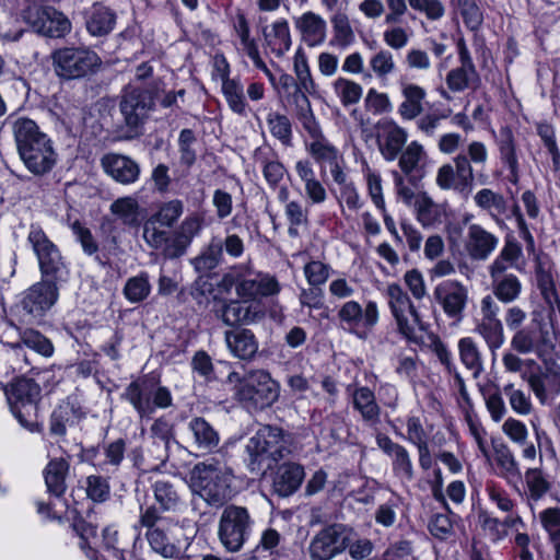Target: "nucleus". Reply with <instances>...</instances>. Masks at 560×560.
I'll use <instances>...</instances> for the list:
<instances>
[{"label":"nucleus","instance_id":"54","mask_svg":"<svg viewBox=\"0 0 560 560\" xmlns=\"http://www.w3.org/2000/svg\"><path fill=\"white\" fill-rule=\"evenodd\" d=\"M160 222L150 217L143 224V240L153 249H162L166 256V249L171 246L170 232L161 229Z\"/></svg>","mask_w":560,"mask_h":560},{"label":"nucleus","instance_id":"64","mask_svg":"<svg viewBox=\"0 0 560 560\" xmlns=\"http://www.w3.org/2000/svg\"><path fill=\"white\" fill-rule=\"evenodd\" d=\"M184 212V203L182 200L173 199L163 202L158 211L151 217L160 222L161 226L172 228Z\"/></svg>","mask_w":560,"mask_h":560},{"label":"nucleus","instance_id":"4","mask_svg":"<svg viewBox=\"0 0 560 560\" xmlns=\"http://www.w3.org/2000/svg\"><path fill=\"white\" fill-rule=\"evenodd\" d=\"M27 242L37 258L42 280L58 284L67 280L69 270L57 245L39 224H31Z\"/></svg>","mask_w":560,"mask_h":560},{"label":"nucleus","instance_id":"36","mask_svg":"<svg viewBox=\"0 0 560 560\" xmlns=\"http://www.w3.org/2000/svg\"><path fill=\"white\" fill-rule=\"evenodd\" d=\"M472 199L476 207L488 213L497 224L503 222L502 215L508 210V200L501 192L490 188H481L474 195Z\"/></svg>","mask_w":560,"mask_h":560},{"label":"nucleus","instance_id":"38","mask_svg":"<svg viewBox=\"0 0 560 560\" xmlns=\"http://www.w3.org/2000/svg\"><path fill=\"white\" fill-rule=\"evenodd\" d=\"M493 459L498 468V475L508 482L518 480L522 477L520 463L505 443H499L493 446Z\"/></svg>","mask_w":560,"mask_h":560},{"label":"nucleus","instance_id":"7","mask_svg":"<svg viewBox=\"0 0 560 560\" xmlns=\"http://www.w3.org/2000/svg\"><path fill=\"white\" fill-rule=\"evenodd\" d=\"M254 520L245 506L229 504L220 515L218 537L230 552L242 549L253 530Z\"/></svg>","mask_w":560,"mask_h":560},{"label":"nucleus","instance_id":"62","mask_svg":"<svg viewBox=\"0 0 560 560\" xmlns=\"http://www.w3.org/2000/svg\"><path fill=\"white\" fill-rule=\"evenodd\" d=\"M155 501L164 511H176L180 499L174 486L165 480H158L153 485Z\"/></svg>","mask_w":560,"mask_h":560},{"label":"nucleus","instance_id":"45","mask_svg":"<svg viewBox=\"0 0 560 560\" xmlns=\"http://www.w3.org/2000/svg\"><path fill=\"white\" fill-rule=\"evenodd\" d=\"M110 213L125 225L136 228L140 225V206L133 197H121L112 202Z\"/></svg>","mask_w":560,"mask_h":560},{"label":"nucleus","instance_id":"32","mask_svg":"<svg viewBox=\"0 0 560 560\" xmlns=\"http://www.w3.org/2000/svg\"><path fill=\"white\" fill-rule=\"evenodd\" d=\"M115 25L116 13L101 3H94L85 13V27L92 36H106L112 33Z\"/></svg>","mask_w":560,"mask_h":560},{"label":"nucleus","instance_id":"8","mask_svg":"<svg viewBox=\"0 0 560 560\" xmlns=\"http://www.w3.org/2000/svg\"><path fill=\"white\" fill-rule=\"evenodd\" d=\"M222 282L224 285H235L236 294L246 301L275 295L280 291L275 277L255 272L245 266L232 268L223 276Z\"/></svg>","mask_w":560,"mask_h":560},{"label":"nucleus","instance_id":"5","mask_svg":"<svg viewBox=\"0 0 560 560\" xmlns=\"http://www.w3.org/2000/svg\"><path fill=\"white\" fill-rule=\"evenodd\" d=\"M280 395V385L268 372L252 370L235 389V399L249 410H262L273 405Z\"/></svg>","mask_w":560,"mask_h":560},{"label":"nucleus","instance_id":"57","mask_svg":"<svg viewBox=\"0 0 560 560\" xmlns=\"http://www.w3.org/2000/svg\"><path fill=\"white\" fill-rule=\"evenodd\" d=\"M386 298L393 317L417 308L408 293L398 283L387 285Z\"/></svg>","mask_w":560,"mask_h":560},{"label":"nucleus","instance_id":"33","mask_svg":"<svg viewBox=\"0 0 560 560\" xmlns=\"http://www.w3.org/2000/svg\"><path fill=\"white\" fill-rule=\"evenodd\" d=\"M501 162L508 166L510 183L516 185L520 180V164L516 155V145L512 130L503 127L495 138Z\"/></svg>","mask_w":560,"mask_h":560},{"label":"nucleus","instance_id":"28","mask_svg":"<svg viewBox=\"0 0 560 560\" xmlns=\"http://www.w3.org/2000/svg\"><path fill=\"white\" fill-rule=\"evenodd\" d=\"M266 47L276 57H282L292 47V35L287 19L278 18L262 28Z\"/></svg>","mask_w":560,"mask_h":560},{"label":"nucleus","instance_id":"50","mask_svg":"<svg viewBox=\"0 0 560 560\" xmlns=\"http://www.w3.org/2000/svg\"><path fill=\"white\" fill-rule=\"evenodd\" d=\"M219 316L225 325L235 326L254 322L255 312L245 303L230 301L222 306Z\"/></svg>","mask_w":560,"mask_h":560},{"label":"nucleus","instance_id":"60","mask_svg":"<svg viewBox=\"0 0 560 560\" xmlns=\"http://www.w3.org/2000/svg\"><path fill=\"white\" fill-rule=\"evenodd\" d=\"M524 478L528 495L533 501L540 500L550 490V483L540 467L528 468L524 474Z\"/></svg>","mask_w":560,"mask_h":560},{"label":"nucleus","instance_id":"1","mask_svg":"<svg viewBox=\"0 0 560 560\" xmlns=\"http://www.w3.org/2000/svg\"><path fill=\"white\" fill-rule=\"evenodd\" d=\"M139 524L145 527V537L152 550L166 559L183 557L189 538L178 523L162 517L154 505L141 508Z\"/></svg>","mask_w":560,"mask_h":560},{"label":"nucleus","instance_id":"58","mask_svg":"<svg viewBox=\"0 0 560 560\" xmlns=\"http://www.w3.org/2000/svg\"><path fill=\"white\" fill-rule=\"evenodd\" d=\"M332 90L343 106L358 104L363 94V88L347 78H337L332 82Z\"/></svg>","mask_w":560,"mask_h":560},{"label":"nucleus","instance_id":"56","mask_svg":"<svg viewBox=\"0 0 560 560\" xmlns=\"http://www.w3.org/2000/svg\"><path fill=\"white\" fill-rule=\"evenodd\" d=\"M266 122L272 137L278 139L282 145H292V125L288 116L278 112H270Z\"/></svg>","mask_w":560,"mask_h":560},{"label":"nucleus","instance_id":"12","mask_svg":"<svg viewBox=\"0 0 560 560\" xmlns=\"http://www.w3.org/2000/svg\"><path fill=\"white\" fill-rule=\"evenodd\" d=\"M341 326L359 338H364L380 319L377 303L368 301L364 307L357 301L345 302L337 312Z\"/></svg>","mask_w":560,"mask_h":560},{"label":"nucleus","instance_id":"21","mask_svg":"<svg viewBox=\"0 0 560 560\" xmlns=\"http://www.w3.org/2000/svg\"><path fill=\"white\" fill-rule=\"evenodd\" d=\"M499 245V237L478 223L468 226L464 249L471 260H487Z\"/></svg>","mask_w":560,"mask_h":560},{"label":"nucleus","instance_id":"25","mask_svg":"<svg viewBox=\"0 0 560 560\" xmlns=\"http://www.w3.org/2000/svg\"><path fill=\"white\" fill-rule=\"evenodd\" d=\"M104 172L117 183L129 185L140 176V166L131 158L118 153H107L101 159Z\"/></svg>","mask_w":560,"mask_h":560},{"label":"nucleus","instance_id":"15","mask_svg":"<svg viewBox=\"0 0 560 560\" xmlns=\"http://www.w3.org/2000/svg\"><path fill=\"white\" fill-rule=\"evenodd\" d=\"M58 298V284L40 280L25 291L21 304L31 320H37L56 304Z\"/></svg>","mask_w":560,"mask_h":560},{"label":"nucleus","instance_id":"59","mask_svg":"<svg viewBox=\"0 0 560 560\" xmlns=\"http://www.w3.org/2000/svg\"><path fill=\"white\" fill-rule=\"evenodd\" d=\"M334 32V42L340 48H347L354 42V32L349 18L343 12H337L330 19Z\"/></svg>","mask_w":560,"mask_h":560},{"label":"nucleus","instance_id":"17","mask_svg":"<svg viewBox=\"0 0 560 560\" xmlns=\"http://www.w3.org/2000/svg\"><path fill=\"white\" fill-rule=\"evenodd\" d=\"M348 537L340 525L319 530L311 540L308 552L312 560H330L347 549Z\"/></svg>","mask_w":560,"mask_h":560},{"label":"nucleus","instance_id":"27","mask_svg":"<svg viewBox=\"0 0 560 560\" xmlns=\"http://www.w3.org/2000/svg\"><path fill=\"white\" fill-rule=\"evenodd\" d=\"M188 431L192 436V447L200 455L217 452L220 445L218 430L202 417H195L188 422Z\"/></svg>","mask_w":560,"mask_h":560},{"label":"nucleus","instance_id":"43","mask_svg":"<svg viewBox=\"0 0 560 560\" xmlns=\"http://www.w3.org/2000/svg\"><path fill=\"white\" fill-rule=\"evenodd\" d=\"M221 89L230 109L240 116H246L247 103L241 81L238 79H231L224 73L222 74Z\"/></svg>","mask_w":560,"mask_h":560},{"label":"nucleus","instance_id":"9","mask_svg":"<svg viewBox=\"0 0 560 560\" xmlns=\"http://www.w3.org/2000/svg\"><path fill=\"white\" fill-rule=\"evenodd\" d=\"M150 394H155V405L161 409L168 408L173 404L170 389L148 376L138 377L128 384L122 393V398L135 408L141 418H144L153 413Z\"/></svg>","mask_w":560,"mask_h":560},{"label":"nucleus","instance_id":"29","mask_svg":"<svg viewBox=\"0 0 560 560\" xmlns=\"http://www.w3.org/2000/svg\"><path fill=\"white\" fill-rule=\"evenodd\" d=\"M304 467L296 463L281 464L275 474L272 488L280 497H289L293 494L304 480Z\"/></svg>","mask_w":560,"mask_h":560},{"label":"nucleus","instance_id":"44","mask_svg":"<svg viewBox=\"0 0 560 560\" xmlns=\"http://www.w3.org/2000/svg\"><path fill=\"white\" fill-rule=\"evenodd\" d=\"M491 289L494 298L504 304H511L520 299L522 282L516 275L492 278Z\"/></svg>","mask_w":560,"mask_h":560},{"label":"nucleus","instance_id":"52","mask_svg":"<svg viewBox=\"0 0 560 560\" xmlns=\"http://www.w3.org/2000/svg\"><path fill=\"white\" fill-rule=\"evenodd\" d=\"M22 345L34 350L38 354L49 358L54 354V346L51 341L34 329H25L20 334V341L12 343V349L20 350Z\"/></svg>","mask_w":560,"mask_h":560},{"label":"nucleus","instance_id":"2","mask_svg":"<svg viewBox=\"0 0 560 560\" xmlns=\"http://www.w3.org/2000/svg\"><path fill=\"white\" fill-rule=\"evenodd\" d=\"M233 471L224 463L211 458L192 469L195 491L212 506H221L232 497Z\"/></svg>","mask_w":560,"mask_h":560},{"label":"nucleus","instance_id":"26","mask_svg":"<svg viewBox=\"0 0 560 560\" xmlns=\"http://www.w3.org/2000/svg\"><path fill=\"white\" fill-rule=\"evenodd\" d=\"M353 409L359 412L364 423L376 427L381 423V406L374 392L368 386H349Z\"/></svg>","mask_w":560,"mask_h":560},{"label":"nucleus","instance_id":"3","mask_svg":"<svg viewBox=\"0 0 560 560\" xmlns=\"http://www.w3.org/2000/svg\"><path fill=\"white\" fill-rule=\"evenodd\" d=\"M247 468L253 474L271 469L287 454L283 432L280 428L264 425L245 445Z\"/></svg>","mask_w":560,"mask_h":560},{"label":"nucleus","instance_id":"31","mask_svg":"<svg viewBox=\"0 0 560 560\" xmlns=\"http://www.w3.org/2000/svg\"><path fill=\"white\" fill-rule=\"evenodd\" d=\"M523 256L522 246L515 240H506L499 255L488 266L490 279L513 275L509 270L521 269L518 261Z\"/></svg>","mask_w":560,"mask_h":560},{"label":"nucleus","instance_id":"10","mask_svg":"<svg viewBox=\"0 0 560 560\" xmlns=\"http://www.w3.org/2000/svg\"><path fill=\"white\" fill-rule=\"evenodd\" d=\"M476 176L464 153L457 154L452 163L441 165L435 175V184L442 190H452L459 195H468L472 189ZM480 185L487 184L488 176L477 175Z\"/></svg>","mask_w":560,"mask_h":560},{"label":"nucleus","instance_id":"49","mask_svg":"<svg viewBox=\"0 0 560 560\" xmlns=\"http://www.w3.org/2000/svg\"><path fill=\"white\" fill-rule=\"evenodd\" d=\"M293 100L296 108V117L303 128L310 136H318L320 126L313 114L311 102L305 95V91L303 89H296L293 94Z\"/></svg>","mask_w":560,"mask_h":560},{"label":"nucleus","instance_id":"48","mask_svg":"<svg viewBox=\"0 0 560 560\" xmlns=\"http://www.w3.org/2000/svg\"><path fill=\"white\" fill-rule=\"evenodd\" d=\"M541 339H544L541 330L525 327L515 330L510 345L516 353L528 354L539 350Z\"/></svg>","mask_w":560,"mask_h":560},{"label":"nucleus","instance_id":"46","mask_svg":"<svg viewBox=\"0 0 560 560\" xmlns=\"http://www.w3.org/2000/svg\"><path fill=\"white\" fill-rule=\"evenodd\" d=\"M542 528L548 534V540L555 553V560H560V508H548L539 513Z\"/></svg>","mask_w":560,"mask_h":560},{"label":"nucleus","instance_id":"24","mask_svg":"<svg viewBox=\"0 0 560 560\" xmlns=\"http://www.w3.org/2000/svg\"><path fill=\"white\" fill-rule=\"evenodd\" d=\"M376 444L392 458L394 474L401 479L411 481L415 477V471L408 450L383 433H377Z\"/></svg>","mask_w":560,"mask_h":560},{"label":"nucleus","instance_id":"37","mask_svg":"<svg viewBox=\"0 0 560 560\" xmlns=\"http://www.w3.org/2000/svg\"><path fill=\"white\" fill-rule=\"evenodd\" d=\"M401 95L404 101L398 106V114L405 120L417 118L424 109L425 90L415 83H401Z\"/></svg>","mask_w":560,"mask_h":560},{"label":"nucleus","instance_id":"13","mask_svg":"<svg viewBox=\"0 0 560 560\" xmlns=\"http://www.w3.org/2000/svg\"><path fill=\"white\" fill-rule=\"evenodd\" d=\"M155 89L128 85L124 89L119 108L129 128L141 126L154 108Z\"/></svg>","mask_w":560,"mask_h":560},{"label":"nucleus","instance_id":"55","mask_svg":"<svg viewBox=\"0 0 560 560\" xmlns=\"http://www.w3.org/2000/svg\"><path fill=\"white\" fill-rule=\"evenodd\" d=\"M313 141L308 144L310 154L319 163L334 164L339 159L338 149L326 139L319 128L318 136H311Z\"/></svg>","mask_w":560,"mask_h":560},{"label":"nucleus","instance_id":"30","mask_svg":"<svg viewBox=\"0 0 560 560\" xmlns=\"http://www.w3.org/2000/svg\"><path fill=\"white\" fill-rule=\"evenodd\" d=\"M202 221V218L198 214L186 217L174 233L171 246L166 249V257L176 258L182 256L192 238L200 233Z\"/></svg>","mask_w":560,"mask_h":560},{"label":"nucleus","instance_id":"40","mask_svg":"<svg viewBox=\"0 0 560 560\" xmlns=\"http://www.w3.org/2000/svg\"><path fill=\"white\" fill-rule=\"evenodd\" d=\"M427 158L423 145L418 141H411L397 158L400 174L412 179L413 174L418 173L425 164Z\"/></svg>","mask_w":560,"mask_h":560},{"label":"nucleus","instance_id":"20","mask_svg":"<svg viewBox=\"0 0 560 560\" xmlns=\"http://www.w3.org/2000/svg\"><path fill=\"white\" fill-rule=\"evenodd\" d=\"M19 155L26 168L35 175L50 172L57 162V152L49 137L19 151Z\"/></svg>","mask_w":560,"mask_h":560},{"label":"nucleus","instance_id":"63","mask_svg":"<svg viewBox=\"0 0 560 560\" xmlns=\"http://www.w3.org/2000/svg\"><path fill=\"white\" fill-rule=\"evenodd\" d=\"M503 392L509 399L511 409L518 416H528L533 410V402L530 396L524 390L515 388L514 384L510 383L503 387Z\"/></svg>","mask_w":560,"mask_h":560},{"label":"nucleus","instance_id":"61","mask_svg":"<svg viewBox=\"0 0 560 560\" xmlns=\"http://www.w3.org/2000/svg\"><path fill=\"white\" fill-rule=\"evenodd\" d=\"M150 292L149 276L144 272L129 278L124 287V295L131 303H139L145 300Z\"/></svg>","mask_w":560,"mask_h":560},{"label":"nucleus","instance_id":"35","mask_svg":"<svg viewBox=\"0 0 560 560\" xmlns=\"http://www.w3.org/2000/svg\"><path fill=\"white\" fill-rule=\"evenodd\" d=\"M10 125L18 152L48 137L35 120L24 116L11 119Z\"/></svg>","mask_w":560,"mask_h":560},{"label":"nucleus","instance_id":"39","mask_svg":"<svg viewBox=\"0 0 560 560\" xmlns=\"http://www.w3.org/2000/svg\"><path fill=\"white\" fill-rule=\"evenodd\" d=\"M457 350L462 364L471 371L475 378L479 377L485 366L478 342L471 337H463L457 342Z\"/></svg>","mask_w":560,"mask_h":560},{"label":"nucleus","instance_id":"14","mask_svg":"<svg viewBox=\"0 0 560 560\" xmlns=\"http://www.w3.org/2000/svg\"><path fill=\"white\" fill-rule=\"evenodd\" d=\"M500 306L492 295L480 300V318L476 324V332L481 336L491 354L494 357L505 341L504 328L499 318Z\"/></svg>","mask_w":560,"mask_h":560},{"label":"nucleus","instance_id":"51","mask_svg":"<svg viewBox=\"0 0 560 560\" xmlns=\"http://www.w3.org/2000/svg\"><path fill=\"white\" fill-rule=\"evenodd\" d=\"M81 418V413L70 402L59 405L50 416L49 430L55 435H65L67 427Z\"/></svg>","mask_w":560,"mask_h":560},{"label":"nucleus","instance_id":"34","mask_svg":"<svg viewBox=\"0 0 560 560\" xmlns=\"http://www.w3.org/2000/svg\"><path fill=\"white\" fill-rule=\"evenodd\" d=\"M224 339L230 352L240 360H250L258 351V342L249 329L228 330Z\"/></svg>","mask_w":560,"mask_h":560},{"label":"nucleus","instance_id":"42","mask_svg":"<svg viewBox=\"0 0 560 560\" xmlns=\"http://www.w3.org/2000/svg\"><path fill=\"white\" fill-rule=\"evenodd\" d=\"M398 332L409 342L419 345L422 342V332L425 329L417 308L394 317Z\"/></svg>","mask_w":560,"mask_h":560},{"label":"nucleus","instance_id":"18","mask_svg":"<svg viewBox=\"0 0 560 560\" xmlns=\"http://www.w3.org/2000/svg\"><path fill=\"white\" fill-rule=\"evenodd\" d=\"M408 132L393 119H382L376 125V143L383 159L395 161L404 150Z\"/></svg>","mask_w":560,"mask_h":560},{"label":"nucleus","instance_id":"6","mask_svg":"<svg viewBox=\"0 0 560 560\" xmlns=\"http://www.w3.org/2000/svg\"><path fill=\"white\" fill-rule=\"evenodd\" d=\"M54 71L63 80H75L95 73L102 59L86 47H63L51 55Z\"/></svg>","mask_w":560,"mask_h":560},{"label":"nucleus","instance_id":"16","mask_svg":"<svg viewBox=\"0 0 560 560\" xmlns=\"http://www.w3.org/2000/svg\"><path fill=\"white\" fill-rule=\"evenodd\" d=\"M433 295L448 318L456 322L463 319L468 303V289L462 282L445 280L434 288Z\"/></svg>","mask_w":560,"mask_h":560},{"label":"nucleus","instance_id":"23","mask_svg":"<svg viewBox=\"0 0 560 560\" xmlns=\"http://www.w3.org/2000/svg\"><path fill=\"white\" fill-rule=\"evenodd\" d=\"M292 21L301 40L307 47H317L325 43L327 37V22L322 15L313 11H306L300 15L293 16Z\"/></svg>","mask_w":560,"mask_h":560},{"label":"nucleus","instance_id":"53","mask_svg":"<svg viewBox=\"0 0 560 560\" xmlns=\"http://www.w3.org/2000/svg\"><path fill=\"white\" fill-rule=\"evenodd\" d=\"M284 215L288 221V234L298 237L301 229L306 230L310 224L308 210L298 200H291L284 206Z\"/></svg>","mask_w":560,"mask_h":560},{"label":"nucleus","instance_id":"41","mask_svg":"<svg viewBox=\"0 0 560 560\" xmlns=\"http://www.w3.org/2000/svg\"><path fill=\"white\" fill-rule=\"evenodd\" d=\"M69 464L63 458L51 459L44 470L45 483L50 494L59 498L66 489V477L68 475Z\"/></svg>","mask_w":560,"mask_h":560},{"label":"nucleus","instance_id":"22","mask_svg":"<svg viewBox=\"0 0 560 560\" xmlns=\"http://www.w3.org/2000/svg\"><path fill=\"white\" fill-rule=\"evenodd\" d=\"M24 18L33 24L36 32L51 38H62L72 28L70 20L54 8L38 10L35 20H32L30 11L25 13Z\"/></svg>","mask_w":560,"mask_h":560},{"label":"nucleus","instance_id":"47","mask_svg":"<svg viewBox=\"0 0 560 560\" xmlns=\"http://www.w3.org/2000/svg\"><path fill=\"white\" fill-rule=\"evenodd\" d=\"M415 211L418 222L423 228L433 226L441 222V207L425 192L417 196L415 200Z\"/></svg>","mask_w":560,"mask_h":560},{"label":"nucleus","instance_id":"19","mask_svg":"<svg viewBox=\"0 0 560 560\" xmlns=\"http://www.w3.org/2000/svg\"><path fill=\"white\" fill-rule=\"evenodd\" d=\"M522 378L527 382L541 405L560 394V366L555 363L544 370L539 368L536 372L523 373Z\"/></svg>","mask_w":560,"mask_h":560},{"label":"nucleus","instance_id":"11","mask_svg":"<svg viewBox=\"0 0 560 560\" xmlns=\"http://www.w3.org/2000/svg\"><path fill=\"white\" fill-rule=\"evenodd\" d=\"M1 387L14 417L23 427L34 431L36 424L25 419L22 409H25L27 412L35 409V404L40 394L39 386L33 380L22 377L11 384H1Z\"/></svg>","mask_w":560,"mask_h":560}]
</instances>
